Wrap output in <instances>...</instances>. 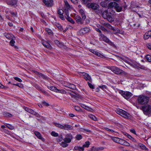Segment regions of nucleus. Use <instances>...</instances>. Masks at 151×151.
<instances>
[{
  "instance_id": "obj_1",
  "label": "nucleus",
  "mask_w": 151,
  "mask_h": 151,
  "mask_svg": "<svg viewBox=\"0 0 151 151\" xmlns=\"http://www.w3.org/2000/svg\"><path fill=\"white\" fill-rule=\"evenodd\" d=\"M142 110L143 113L146 115H149L151 112V106L148 104L142 105Z\"/></svg>"
},
{
  "instance_id": "obj_2",
  "label": "nucleus",
  "mask_w": 151,
  "mask_h": 151,
  "mask_svg": "<svg viewBox=\"0 0 151 151\" xmlns=\"http://www.w3.org/2000/svg\"><path fill=\"white\" fill-rule=\"evenodd\" d=\"M102 17L105 19H107L110 22H111L114 21V19L112 16V15L110 12H108L107 11H105L102 13Z\"/></svg>"
},
{
  "instance_id": "obj_3",
  "label": "nucleus",
  "mask_w": 151,
  "mask_h": 151,
  "mask_svg": "<svg viewBox=\"0 0 151 151\" xmlns=\"http://www.w3.org/2000/svg\"><path fill=\"white\" fill-rule=\"evenodd\" d=\"M110 69L113 72L117 74H122L124 75H126L127 74L124 71L115 66L111 67Z\"/></svg>"
},
{
  "instance_id": "obj_4",
  "label": "nucleus",
  "mask_w": 151,
  "mask_h": 151,
  "mask_svg": "<svg viewBox=\"0 0 151 151\" xmlns=\"http://www.w3.org/2000/svg\"><path fill=\"white\" fill-rule=\"evenodd\" d=\"M116 112L117 114L126 118H128L130 116V114L127 112L121 109L117 110Z\"/></svg>"
},
{
  "instance_id": "obj_5",
  "label": "nucleus",
  "mask_w": 151,
  "mask_h": 151,
  "mask_svg": "<svg viewBox=\"0 0 151 151\" xmlns=\"http://www.w3.org/2000/svg\"><path fill=\"white\" fill-rule=\"evenodd\" d=\"M136 97L137 104L135 106L138 109H142V96H136Z\"/></svg>"
},
{
  "instance_id": "obj_6",
  "label": "nucleus",
  "mask_w": 151,
  "mask_h": 151,
  "mask_svg": "<svg viewBox=\"0 0 151 151\" xmlns=\"http://www.w3.org/2000/svg\"><path fill=\"white\" fill-rule=\"evenodd\" d=\"M122 96L126 99H129L133 95L132 93L128 91H122L121 92Z\"/></svg>"
},
{
  "instance_id": "obj_7",
  "label": "nucleus",
  "mask_w": 151,
  "mask_h": 151,
  "mask_svg": "<svg viewBox=\"0 0 151 151\" xmlns=\"http://www.w3.org/2000/svg\"><path fill=\"white\" fill-rule=\"evenodd\" d=\"M88 7L90 9L93 10H98L99 8V6L97 4L95 3H89L87 4Z\"/></svg>"
},
{
  "instance_id": "obj_8",
  "label": "nucleus",
  "mask_w": 151,
  "mask_h": 151,
  "mask_svg": "<svg viewBox=\"0 0 151 151\" xmlns=\"http://www.w3.org/2000/svg\"><path fill=\"white\" fill-rule=\"evenodd\" d=\"M90 31L89 28L85 27L81 29L79 32L81 35H83L89 32Z\"/></svg>"
},
{
  "instance_id": "obj_9",
  "label": "nucleus",
  "mask_w": 151,
  "mask_h": 151,
  "mask_svg": "<svg viewBox=\"0 0 151 151\" xmlns=\"http://www.w3.org/2000/svg\"><path fill=\"white\" fill-rule=\"evenodd\" d=\"M44 3L48 7H51L53 5V0H43Z\"/></svg>"
},
{
  "instance_id": "obj_10",
  "label": "nucleus",
  "mask_w": 151,
  "mask_h": 151,
  "mask_svg": "<svg viewBox=\"0 0 151 151\" xmlns=\"http://www.w3.org/2000/svg\"><path fill=\"white\" fill-rule=\"evenodd\" d=\"M83 78L86 81H88L90 82H91L92 79L88 73H83Z\"/></svg>"
},
{
  "instance_id": "obj_11",
  "label": "nucleus",
  "mask_w": 151,
  "mask_h": 151,
  "mask_svg": "<svg viewBox=\"0 0 151 151\" xmlns=\"http://www.w3.org/2000/svg\"><path fill=\"white\" fill-rule=\"evenodd\" d=\"M149 99L148 97L145 96H142V105L144 104H148Z\"/></svg>"
},
{
  "instance_id": "obj_12",
  "label": "nucleus",
  "mask_w": 151,
  "mask_h": 151,
  "mask_svg": "<svg viewBox=\"0 0 151 151\" xmlns=\"http://www.w3.org/2000/svg\"><path fill=\"white\" fill-rule=\"evenodd\" d=\"M73 129V127L70 125L66 124L63 125V129L69 130H72Z\"/></svg>"
},
{
  "instance_id": "obj_13",
  "label": "nucleus",
  "mask_w": 151,
  "mask_h": 151,
  "mask_svg": "<svg viewBox=\"0 0 151 151\" xmlns=\"http://www.w3.org/2000/svg\"><path fill=\"white\" fill-rule=\"evenodd\" d=\"M75 19L76 22L78 24H83V22L82 21V19L81 17L78 15H77L75 17Z\"/></svg>"
},
{
  "instance_id": "obj_14",
  "label": "nucleus",
  "mask_w": 151,
  "mask_h": 151,
  "mask_svg": "<svg viewBox=\"0 0 151 151\" xmlns=\"http://www.w3.org/2000/svg\"><path fill=\"white\" fill-rule=\"evenodd\" d=\"M99 35L101 36V39H102L103 41L106 43L109 42V40L103 34L101 33V34H99Z\"/></svg>"
},
{
  "instance_id": "obj_15",
  "label": "nucleus",
  "mask_w": 151,
  "mask_h": 151,
  "mask_svg": "<svg viewBox=\"0 0 151 151\" xmlns=\"http://www.w3.org/2000/svg\"><path fill=\"white\" fill-rule=\"evenodd\" d=\"M4 36L7 39L11 40L13 38V35L12 34L5 33L4 34Z\"/></svg>"
},
{
  "instance_id": "obj_16",
  "label": "nucleus",
  "mask_w": 151,
  "mask_h": 151,
  "mask_svg": "<svg viewBox=\"0 0 151 151\" xmlns=\"http://www.w3.org/2000/svg\"><path fill=\"white\" fill-rule=\"evenodd\" d=\"M79 12L81 15L82 19L83 20H84L86 18V16L83 10L82 9H81L79 10Z\"/></svg>"
},
{
  "instance_id": "obj_17",
  "label": "nucleus",
  "mask_w": 151,
  "mask_h": 151,
  "mask_svg": "<svg viewBox=\"0 0 151 151\" xmlns=\"http://www.w3.org/2000/svg\"><path fill=\"white\" fill-rule=\"evenodd\" d=\"M42 44L44 46L46 47L49 48L50 49L51 48V46L49 42L46 41H43L42 42Z\"/></svg>"
},
{
  "instance_id": "obj_18",
  "label": "nucleus",
  "mask_w": 151,
  "mask_h": 151,
  "mask_svg": "<svg viewBox=\"0 0 151 151\" xmlns=\"http://www.w3.org/2000/svg\"><path fill=\"white\" fill-rule=\"evenodd\" d=\"M117 12H121L122 9V7L121 6H120L119 5L117 4L116 6L114 8Z\"/></svg>"
},
{
  "instance_id": "obj_19",
  "label": "nucleus",
  "mask_w": 151,
  "mask_h": 151,
  "mask_svg": "<svg viewBox=\"0 0 151 151\" xmlns=\"http://www.w3.org/2000/svg\"><path fill=\"white\" fill-rule=\"evenodd\" d=\"M117 4V3L114 2H111L109 4V6L110 8L113 7H114V8L116 6Z\"/></svg>"
},
{
  "instance_id": "obj_20",
  "label": "nucleus",
  "mask_w": 151,
  "mask_h": 151,
  "mask_svg": "<svg viewBox=\"0 0 151 151\" xmlns=\"http://www.w3.org/2000/svg\"><path fill=\"white\" fill-rule=\"evenodd\" d=\"M25 110L27 111V112L32 114L34 113V111L32 109L29 108L28 107H25Z\"/></svg>"
},
{
  "instance_id": "obj_21",
  "label": "nucleus",
  "mask_w": 151,
  "mask_h": 151,
  "mask_svg": "<svg viewBox=\"0 0 151 151\" xmlns=\"http://www.w3.org/2000/svg\"><path fill=\"white\" fill-rule=\"evenodd\" d=\"M45 31L47 32L48 34L50 35H52L53 34V33L52 31L48 28H46L45 29Z\"/></svg>"
},
{
  "instance_id": "obj_22",
  "label": "nucleus",
  "mask_w": 151,
  "mask_h": 151,
  "mask_svg": "<svg viewBox=\"0 0 151 151\" xmlns=\"http://www.w3.org/2000/svg\"><path fill=\"white\" fill-rule=\"evenodd\" d=\"M65 18L67 20L70 22L71 23H72L73 24H74L75 23V21L70 17L67 16V17H65Z\"/></svg>"
},
{
  "instance_id": "obj_23",
  "label": "nucleus",
  "mask_w": 151,
  "mask_h": 151,
  "mask_svg": "<svg viewBox=\"0 0 151 151\" xmlns=\"http://www.w3.org/2000/svg\"><path fill=\"white\" fill-rule=\"evenodd\" d=\"M125 135L129 139H130L131 140L134 142H135L136 140L135 139L132 137L131 135L127 133H126L125 134Z\"/></svg>"
},
{
  "instance_id": "obj_24",
  "label": "nucleus",
  "mask_w": 151,
  "mask_h": 151,
  "mask_svg": "<svg viewBox=\"0 0 151 151\" xmlns=\"http://www.w3.org/2000/svg\"><path fill=\"white\" fill-rule=\"evenodd\" d=\"M35 134L39 139H42L43 138L42 137H41V134L39 132H35Z\"/></svg>"
},
{
  "instance_id": "obj_25",
  "label": "nucleus",
  "mask_w": 151,
  "mask_h": 151,
  "mask_svg": "<svg viewBox=\"0 0 151 151\" xmlns=\"http://www.w3.org/2000/svg\"><path fill=\"white\" fill-rule=\"evenodd\" d=\"M60 145L63 147L65 148L67 147L68 146V144L67 143L64 141L62 142L60 144Z\"/></svg>"
},
{
  "instance_id": "obj_26",
  "label": "nucleus",
  "mask_w": 151,
  "mask_h": 151,
  "mask_svg": "<svg viewBox=\"0 0 151 151\" xmlns=\"http://www.w3.org/2000/svg\"><path fill=\"white\" fill-rule=\"evenodd\" d=\"M54 124L56 127L61 129H63V125H62L60 124L57 123H55Z\"/></svg>"
},
{
  "instance_id": "obj_27",
  "label": "nucleus",
  "mask_w": 151,
  "mask_h": 151,
  "mask_svg": "<svg viewBox=\"0 0 151 151\" xmlns=\"http://www.w3.org/2000/svg\"><path fill=\"white\" fill-rule=\"evenodd\" d=\"M68 87L74 90L76 88L75 85L73 84L70 83L68 85Z\"/></svg>"
},
{
  "instance_id": "obj_28",
  "label": "nucleus",
  "mask_w": 151,
  "mask_h": 151,
  "mask_svg": "<svg viewBox=\"0 0 151 151\" xmlns=\"http://www.w3.org/2000/svg\"><path fill=\"white\" fill-rule=\"evenodd\" d=\"M120 138L116 137H112V139L114 142L119 143V141Z\"/></svg>"
},
{
  "instance_id": "obj_29",
  "label": "nucleus",
  "mask_w": 151,
  "mask_h": 151,
  "mask_svg": "<svg viewBox=\"0 0 151 151\" xmlns=\"http://www.w3.org/2000/svg\"><path fill=\"white\" fill-rule=\"evenodd\" d=\"M10 13L11 14V16L13 17L14 19H16L17 17V13L12 12H11Z\"/></svg>"
},
{
  "instance_id": "obj_30",
  "label": "nucleus",
  "mask_w": 151,
  "mask_h": 151,
  "mask_svg": "<svg viewBox=\"0 0 151 151\" xmlns=\"http://www.w3.org/2000/svg\"><path fill=\"white\" fill-rule=\"evenodd\" d=\"M82 106H82L84 108L86 109L90 112H92L93 111V110L92 109L89 108L88 107L86 106L84 104L82 105Z\"/></svg>"
},
{
  "instance_id": "obj_31",
  "label": "nucleus",
  "mask_w": 151,
  "mask_h": 151,
  "mask_svg": "<svg viewBox=\"0 0 151 151\" xmlns=\"http://www.w3.org/2000/svg\"><path fill=\"white\" fill-rule=\"evenodd\" d=\"M64 2L65 3V8L67 9H69L70 8V6L68 1L66 0H64Z\"/></svg>"
},
{
  "instance_id": "obj_32",
  "label": "nucleus",
  "mask_w": 151,
  "mask_h": 151,
  "mask_svg": "<svg viewBox=\"0 0 151 151\" xmlns=\"http://www.w3.org/2000/svg\"><path fill=\"white\" fill-rule=\"evenodd\" d=\"M102 24L104 26L106 27L109 29L111 28V27H112L111 26L110 24L107 23H103Z\"/></svg>"
},
{
  "instance_id": "obj_33",
  "label": "nucleus",
  "mask_w": 151,
  "mask_h": 151,
  "mask_svg": "<svg viewBox=\"0 0 151 151\" xmlns=\"http://www.w3.org/2000/svg\"><path fill=\"white\" fill-rule=\"evenodd\" d=\"M6 126L9 129L11 130L14 129V127L13 126L8 124H6Z\"/></svg>"
},
{
  "instance_id": "obj_34",
  "label": "nucleus",
  "mask_w": 151,
  "mask_h": 151,
  "mask_svg": "<svg viewBox=\"0 0 151 151\" xmlns=\"http://www.w3.org/2000/svg\"><path fill=\"white\" fill-rule=\"evenodd\" d=\"M54 42L59 47H61L63 45V44L58 40H55Z\"/></svg>"
},
{
  "instance_id": "obj_35",
  "label": "nucleus",
  "mask_w": 151,
  "mask_h": 151,
  "mask_svg": "<svg viewBox=\"0 0 151 151\" xmlns=\"http://www.w3.org/2000/svg\"><path fill=\"white\" fill-rule=\"evenodd\" d=\"M90 144V142L88 141H87L85 142V144H84L83 146L84 148V147H88Z\"/></svg>"
},
{
  "instance_id": "obj_36",
  "label": "nucleus",
  "mask_w": 151,
  "mask_h": 151,
  "mask_svg": "<svg viewBox=\"0 0 151 151\" xmlns=\"http://www.w3.org/2000/svg\"><path fill=\"white\" fill-rule=\"evenodd\" d=\"M57 92L59 93H61L63 94H66V91L64 90L63 89H57Z\"/></svg>"
},
{
  "instance_id": "obj_37",
  "label": "nucleus",
  "mask_w": 151,
  "mask_h": 151,
  "mask_svg": "<svg viewBox=\"0 0 151 151\" xmlns=\"http://www.w3.org/2000/svg\"><path fill=\"white\" fill-rule=\"evenodd\" d=\"M55 25L58 28V29L61 31H63V29L60 24L59 23H56Z\"/></svg>"
},
{
  "instance_id": "obj_38",
  "label": "nucleus",
  "mask_w": 151,
  "mask_h": 151,
  "mask_svg": "<svg viewBox=\"0 0 151 151\" xmlns=\"http://www.w3.org/2000/svg\"><path fill=\"white\" fill-rule=\"evenodd\" d=\"M146 60L149 62H151V56L149 55H147L145 57Z\"/></svg>"
},
{
  "instance_id": "obj_39",
  "label": "nucleus",
  "mask_w": 151,
  "mask_h": 151,
  "mask_svg": "<svg viewBox=\"0 0 151 151\" xmlns=\"http://www.w3.org/2000/svg\"><path fill=\"white\" fill-rule=\"evenodd\" d=\"M49 88L51 90L54 91L56 92H57L58 89L55 86L50 87Z\"/></svg>"
},
{
  "instance_id": "obj_40",
  "label": "nucleus",
  "mask_w": 151,
  "mask_h": 151,
  "mask_svg": "<svg viewBox=\"0 0 151 151\" xmlns=\"http://www.w3.org/2000/svg\"><path fill=\"white\" fill-rule=\"evenodd\" d=\"M63 140L67 143H69L71 142V139L70 138L65 137V138L63 139Z\"/></svg>"
},
{
  "instance_id": "obj_41",
  "label": "nucleus",
  "mask_w": 151,
  "mask_h": 151,
  "mask_svg": "<svg viewBox=\"0 0 151 151\" xmlns=\"http://www.w3.org/2000/svg\"><path fill=\"white\" fill-rule=\"evenodd\" d=\"M89 117L92 120L94 121H96L97 120V118L95 116L92 115V114H90L89 115Z\"/></svg>"
},
{
  "instance_id": "obj_42",
  "label": "nucleus",
  "mask_w": 151,
  "mask_h": 151,
  "mask_svg": "<svg viewBox=\"0 0 151 151\" xmlns=\"http://www.w3.org/2000/svg\"><path fill=\"white\" fill-rule=\"evenodd\" d=\"M149 37H150L149 36L147 32H146L144 35L143 38L145 40L148 39Z\"/></svg>"
},
{
  "instance_id": "obj_43",
  "label": "nucleus",
  "mask_w": 151,
  "mask_h": 151,
  "mask_svg": "<svg viewBox=\"0 0 151 151\" xmlns=\"http://www.w3.org/2000/svg\"><path fill=\"white\" fill-rule=\"evenodd\" d=\"M63 139V135L61 134L56 139L57 142H60L62 141Z\"/></svg>"
},
{
  "instance_id": "obj_44",
  "label": "nucleus",
  "mask_w": 151,
  "mask_h": 151,
  "mask_svg": "<svg viewBox=\"0 0 151 151\" xmlns=\"http://www.w3.org/2000/svg\"><path fill=\"white\" fill-rule=\"evenodd\" d=\"M51 134L52 136L55 137H58V134L57 132H55L54 131H52L51 132Z\"/></svg>"
},
{
  "instance_id": "obj_45",
  "label": "nucleus",
  "mask_w": 151,
  "mask_h": 151,
  "mask_svg": "<svg viewBox=\"0 0 151 151\" xmlns=\"http://www.w3.org/2000/svg\"><path fill=\"white\" fill-rule=\"evenodd\" d=\"M63 13L64 11L63 10L61 9H60L58 10V14L59 15H63Z\"/></svg>"
},
{
  "instance_id": "obj_46",
  "label": "nucleus",
  "mask_w": 151,
  "mask_h": 151,
  "mask_svg": "<svg viewBox=\"0 0 151 151\" xmlns=\"http://www.w3.org/2000/svg\"><path fill=\"white\" fill-rule=\"evenodd\" d=\"M65 137L68 138H70L71 140L73 139V137L72 135L70 134H66Z\"/></svg>"
},
{
  "instance_id": "obj_47",
  "label": "nucleus",
  "mask_w": 151,
  "mask_h": 151,
  "mask_svg": "<svg viewBox=\"0 0 151 151\" xmlns=\"http://www.w3.org/2000/svg\"><path fill=\"white\" fill-rule=\"evenodd\" d=\"M95 55L101 58H103L104 57V56L102 54L97 51L96 52Z\"/></svg>"
},
{
  "instance_id": "obj_48",
  "label": "nucleus",
  "mask_w": 151,
  "mask_h": 151,
  "mask_svg": "<svg viewBox=\"0 0 151 151\" xmlns=\"http://www.w3.org/2000/svg\"><path fill=\"white\" fill-rule=\"evenodd\" d=\"M82 138V136L81 134L77 135L76 137V138L77 140H80Z\"/></svg>"
},
{
  "instance_id": "obj_49",
  "label": "nucleus",
  "mask_w": 151,
  "mask_h": 151,
  "mask_svg": "<svg viewBox=\"0 0 151 151\" xmlns=\"http://www.w3.org/2000/svg\"><path fill=\"white\" fill-rule=\"evenodd\" d=\"M99 28L100 29H101L102 31H103L104 32H107V30L106 28H105L104 27V26H101L100 27H99Z\"/></svg>"
},
{
  "instance_id": "obj_50",
  "label": "nucleus",
  "mask_w": 151,
  "mask_h": 151,
  "mask_svg": "<svg viewBox=\"0 0 151 151\" xmlns=\"http://www.w3.org/2000/svg\"><path fill=\"white\" fill-rule=\"evenodd\" d=\"M4 115L6 117H11L12 116V114L7 112L4 113Z\"/></svg>"
},
{
  "instance_id": "obj_51",
  "label": "nucleus",
  "mask_w": 151,
  "mask_h": 151,
  "mask_svg": "<svg viewBox=\"0 0 151 151\" xmlns=\"http://www.w3.org/2000/svg\"><path fill=\"white\" fill-rule=\"evenodd\" d=\"M124 141L125 140H123L122 139H120L119 142L118 143L123 145L124 142Z\"/></svg>"
},
{
  "instance_id": "obj_52",
  "label": "nucleus",
  "mask_w": 151,
  "mask_h": 151,
  "mask_svg": "<svg viewBox=\"0 0 151 151\" xmlns=\"http://www.w3.org/2000/svg\"><path fill=\"white\" fill-rule=\"evenodd\" d=\"M15 43V41H14L12 39L11 40V41L10 42V45L12 46H14V44Z\"/></svg>"
},
{
  "instance_id": "obj_53",
  "label": "nucleus",
  "mask_w": 151,
  "mask_h": 151,
  "mask_svg": "<svg viewBox=\"0 0 151 151\" xmlns=\"http://www.w3.org/2000/svg\"><path fill=\"white\" fill-rule=\"evenodd\" d=\"M88 84L89 87L91 89H94V86L89 82H88Z\"/></svg>"
},
{
  "instance_id": "obj_54",
  "label": "nucleus",
  "mask_w": 151,
  "mask_h": 151,
  "mask_svg": "<svg viewBox=\"0 0 151 151\" xmlns=\"http://www.w3.org/2000/svg\"><path fill=\"white\" fill-rule=\"evenodd\" d=\"M38 75L40 77L42 78L43 79H46L47 78L46 77H45V75H44L43 74L41 73H39Z\"/></svg>"
},
{
  "instance_id": "obj_55",
  "label": "nucleus",
  "mask_w": 151,
  "mask_h": 151,
  "mask_svg": "<svg viewBox=\"0 0 151 151\" xmlns=\"http://www.w3.org/2000/svg\"><path fill=\"white\" fill-rule=\"evenodd\" d=\"M35 88H37V89L40 90H41L42 88L38 85L37 84H35Z\"/></svg>"
},
{
  "instance_id": "obj_56",
  "label": "nucleus",
  "mask_w": 151,
  "mask_h": 151,
  "mask_svg": "<svg viewBox=\"0 0 151 151\" xmlns=\"http://www.w3.org/2000/svg\"><path fill=\"white\" fill-rule=\"evenodd\" d=\"M99 87L100 88H101L103 90H104V89H106L107 88L106 86L104 85L99 86Z\"/></svg>"
},
{
  "instance_id": "obj_57",
  "label": "nucleus",
  "mask_w": 151,
  "mask_h": 151,
  "mask_svg": "<svg viewBox=\"0 0 151 151\" xmlns=\"http://www.w3.org/2000/svg\"><path fill=\"white\" fill-rule=\"evenodd\" d=\"M14 78L16 81H17L20 82H22V80H21V79L18 77H15Z\"/></svg>"
},
{
  "instance_id": "obj_58",
  "label": "nucleus",
  "mask_w": 151,
  "mask_h": 151,
  "mask_svg": "<svg viewBox=\"0 0 151 151\" xmlns=\"http://www.w3.org/2000/svg\"><path fill=\"white\" fill-rule=\"evenodd\" d=\"M123 145H125V146H130V144L129 143H128V142H127L125 140Z\"/></svg>"
},
{
  "instance_id": "obj_59",
  "label": "nucleus",
  "mask_w": 151,
  "mask_h": 151,
  "mask_svg": "<svg viewBox=\"0 0 151 151\" xmlns=\"http://www.w3.org/2000/svg\"><path fill=\"white\" fill-rule=\"evenodd\" d=\"M70 93V94L71 95H72V97H73L74 96H76V97H78V98H79L80 97V96L78 94L76 93H75V95H74L73 94H72L71 93Z\"/></svg>"
},
{
  "instance_id": "obj_60",
  "label": "nucleus",
  "mask_w": 151,
  "mask_h": 151,
  "mask_svg": "<svg viewBox=\"0 0 151 151\" xmlns=\"http://www.w3.org/2000/svg\"><path fill=\"white\" fill-rule=\"evenodd\" d=\"M32 114L35 115L37 117H40V116L39 114L35 111Z\"/></svg>"
},
{
  "instance_id": "obj_61",
  "label": "nucleus",
  "mask_w": 151,
  "mask_h": 151,
  "mask_svg": "<svg viewBox=\"0 0 151 151\" xmlns=\"http://www.w3.org/2000/svg\"><path fill=\"white\" fill-rule=\"evenodd\" d=\"M13 85H14L17 86L19 87H20V88H22L23 86L22 85V84H21V83H18L16 84H14Z\"/></svg>"
},
{
  "instance_id": "obj_62",
  "label": "nucleus",
  "mask_w": 151,
  "mask_h": 151,
  "mask_svg": "<svg viewBox=\"0 0 151 151\" xmlns=\"http://www.w3.org/2000/svg\"><path fill=\"white\" fill-rule=\"evenodd\" d=\"M101 5L103 7H105L106 6V4L105 2H101Z\"/></svg>"
},
{
  "instance_id": "obj_63",
  "label": "nucleus",
  "mask_w": 151,
  "mask_h": 151,
  "mask_svg": "<svg viewBox=\"0 0 151 151\" xmlns=\"http://www.w3.org/2000/svg\"><path fill=\"white\" fill-rule=\"evenodd\" d=\"M84 150V148L83 146L82 147L78 146V150L79 151H83Z\"/></svg>"
},
{
  "instance_id": "obj_64",
  "label": "nucleus",
  "mask_w": 151,
  "mask_h": 151,
  "mask_svg": "<svg viewBox=\"0 0 151 151\" xmlns=\"http://www.w3.org/2000/svg\"><path fill=\"white\" fill-rule=\"evenodd\" d=\"M147 46L149 49L151 50V45L150 44L147 43Z\"/></svg>"
}]
</instances>
